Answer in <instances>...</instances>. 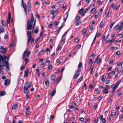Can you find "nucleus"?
Masks as SVG:
<instances>
[{
    "label": "nucleus",
    "mask_w": 123,
    "mask_h": 123,
    "mask_svg": "<svg viewBox=\"0 0 123 123\" xmlns=\"http://www.w3.org/2000/svg\"><path fill=\"white\" fill-rule=\"evenodd\" d=\"M9 56L7 57L5 55H0V74H4V72L2 70L3 67H5L7 71L10 70L9 65L8 61Z\"/></svg>",
    "instance_id": "1"
},
{
    "label": "nucleus",
    "mask_w": 123,
    "mask_h": 123,
    "mask_svg": "<svg viewBox=\"0 0 123 123\" xmlns=\"http://www.w3.org/2000/svg\"><path fill=\"white\" fill-rule=\"evenodd\" d=\"M32 27V25L29 19H28L26 29L27 30H31Z\"/></svg>",
    "instance_id": "2"
},
{
    "label": "nucleus",
    "mask_w": 123,
    "mask_h": 123,
    "mask_svg": "<svg viewBox=\"0 0 123 123\" xmlns=\"http://www.w3.org/2000/svg\"><path fill=\"white\" fill-rule=\"evenodd\" d=\"M34 39L32 37H31L30 39L29 38H28L27 41L28 45L29 46V45L30 41L31 42V44H32L34 41Z\"/></svg>",
    "instance_id": "3"
},
{
    "label": "nucleus",
    "mask_w": 123,
    "mask_h": 123,
    "mask_svg": "<svg viewBox=\"0 0 123 123\" xmlns=\"http://www.w3.org/2000/svg\"><path fill=\"white\" fill-rule=\"evenodd\" d=\"M27 8L28 9V12H30L31 10V7L30 2V1H28V2Z\"/></svg>",
    "instance_id": "4"
},
{
    "label": "nucleus",
    "mask_w": 123,
    "mask_h": 123,
    "mask_svg": "<svg viewBox=\"0 0 123 123\" xmlns=\"http://www.w3.org/2000/svg\"><path fill=\"white\" fill-rule=\"evenodd\" d=\"M32 83L31 82H25V86H26L27 88L30 87Z\"/></svg>",
    "instance_id": "5"
},
{
    "label": "nucleus",
    "mask_w": 123,
    "mask_h": 123,
    "mask_svg": "<svg viewBox=\"0 0 123 123\" xmlns=\"http://www.w3.org/2000/svg\"><path fill=\"white\" fill-rule=\"evenodd\" d=\"M27 36L28 38H30L32 37L31 33V31H28L27 32Z\"/></svg>",
    "instance_id": "6"
},
{
    "label": "nucleus",
    "mask_w": 123,
    "mask_h": 123,
    "mask_svg": "<svg viewBox=\"0 0 123 123\" xmlns=\"http://www.w3.org/2000/svg\"><path fill=\"white\" fill-rule=\"evenodd\" d=\"M108 87H105L104 89L103 90V93L105 94L107 93L108 92Z\"/></svg>",
    "instance_id": "7"
},
{
    "label": "nucleus",
    "mask_w": 123,
    "mask_h": 123,
    "mask_svg": "<svg viewBox=\"0 0 123 123\" xmlns=\"http://www.w3.org/2000/svg\"><path fill=\"white\" fill-rule=\"evenodd\" d=\"M4 85L5 86L9 85L10 83V80L8 79H7L5 80Z\"/></svg>",
    "instance_id": "8"
},
{
    "label": "nucleus",
    "mask_w": 123,
    "mask_h": 123,
    "mask_svg": "<svg viewBox=\"0 0 123 123\" xmlns=\"http://www.w3.org/2000/svg\"><path fill=\"white\" fill-rule=\"evenodd\" d=\"M23 89L24 93L26 94H28L29 92V91L28 90V88L25 86H24L23 87Z\"/></svg>",
    "instance_id": "9"
},
{
    "label": "nucleus",
    "mask_w": 123,
    "mask_h": 123,
    "mask_svg": "<svg viewBox=\"0 0 123 123\" xmlns=\"http://www.w3.org/2000/svg\"><path fill=\"white\" fill-rule=\"evenodd\" d=\"M31 19L30 21L31 23H33L34 22V18L33 17V14L32 13H31Z\"/></svg>",
    "instance_id": "10"
},
{
    "label": "nucleus",
    "mask_w": 123,
    "mask_h": 123,
    "mask_svg": "<svg viewBox=\"0 0 123 123\" xmlns=\"http://www.w3.org/2000/svg\"><path fill=\"white\" fill-rule=\"evenodd\" d=\"M56 90H53L52 92H49V95H51L52 96H53L54 95V94Z\"/></svg>",
    "instance_id": "11"
},
{
    "label": "nucleus",
    "mask_w": 123,
    "mask_h": 123,
    "mask_svg": "<svg viewBox=\"0 0 123 123\" xmlns=\"http://www.w3.org/2000/svg\"><path fill=\"white\" fill-rule=\"evenodd\" d=\"M56 90H53L52 92H49V95H51L52 96H53L54 95V94Z\"/></svg>",
    "instance_id": "12"
},
{
    "label": "nucleus",
    "mask_w": 123,
    "mask_h": 123,
    "mask_svg": "<svg viewBox=\"0 0 123 123\" xmlns=\"http://www.w3.org/2000/svg\"><path fill=\"white\" fill-rule=\"evenodd\" d=\"M56 90H53L52 92H49V95H51L52 96H53L54 95V94Z\"/></svg>",
    "instance_id": "13"
},
{
    "label": "nucleus",
    "mask_w": 123,
    "mask_h": 123,
    "mask_svg": "<svg viewBox=\"0 0 123 123\" xmlns=\"http://www.w3.org/2000/svg\"><path fill=\"white\" fill-rule=\"evenodd\" d=\"M23 7L24 8V12L26 15H27V10L26 6L25 5H22Z\"/></svg>",
    "instance_id": "14"
},
{
    "label": "nucleus",
    "mask_w": 123,
    "mask_h": 123,
    "mask_svg": "<svg viewBox=\"0 0 123 123\" xmlns=\"http://www.w3.org/2000/svg\"><path fill=\"white\" fill-rule=\"evenodd\" d=\"M6 48H5V49H2L1 50V52H2V53L3 54H5L6 53Z\"/></svg>",
    "instance_id": "15"
},
{
    "label": "nucleus",
    "mask_w": 123,
    "mask_h": 123,
    "mask_svg": "<svg viewBox=\"0 0 123 123\" xmlns=\"http://www.w3.org/2000/svg\"><path fill=\"white\" fill-rule=\"evenodd\" d=\"M4 31V29L3 27L1 26H0V33H1V32H3ZM1 39V38L0 37V39Z\"/></svg>",
    "instance_id": "16"
},
{
    "label": "nucleus",
    "mask_w": 123,
    "mask_h": 123,
    "mask_svg": "<svg viewBox=\"0 0 123 123\" xmlns=\"http://www.w3.org/2000/svg\"><path fill=\"white\" fill-rule=\"evenodd\" d=\"M50 78L54 82L55 81L56 77L54 75H52L51 76Z\"/></svg>",
    "instance_id": "17"
},
{
    "label": "nucleus",
    "mask_w": 123,
    "mask_h": 123,
    "mask_svg": "<svg viewBox=\"0 0 123 123\" xmlns=\"http://www.w3.org/2000/svg\"><path fill=\"white\" fill-rule=\"evenodd\" d=\"M45 84L46 86H49V80L48 79H46V81L45 82Z\"/></svg>",
    "instance_id": "18"
},
{
    "label": "nucleus",
    "mask_w": 123,
    "mask_h": 123,
    "mask_svg": "<svg viewBox=\"0 0 123 123\" xmlns=\"http://www.w3.org/2000/svg\"><path fill=\"white\" fill-rule=\"evenodd\" d=\"M79 73H76L75 75H74L73 78L74 79H76L79 75Z\"/></svg>",
    "instance_id": "19"
},
{
    "label": "nucleus",
    "mask_w": 123,
    "mask_h": 123,
    "mask_svg": "<svg viewBox=\"0 0 123 123\" xmlns=\"http://www.w3.org/2000/svg\"><path fill=\"white\" fill-rule=\"evenodd\" d=\"M28 75V71L27 70H25L24 72V77H26Z\"/></svg>",
    "instance_id": "20"
},
{
    "label": "nucleus",
    "mask_w": 123,
    "mask_h": 123,
    "mask_svg": "<svg viewBox=\"0 0 123 123\" xmlns=\"http://www.w3.org/2000/svg\"><path fill=\"white\" fill-rule=\"evenodd\" d=\"M18 106L17 104H15L13 105L12 106V108L13 109H15Z\"/></svg>",
    "instance_id": "21"
},
{
    "label": "nucleus",
    "mask_w": 123,
    "mask_h": 123,
    "mask_svg": "<svg viewBox=\"0 0 123 123\" xmlns=\"http://www.w3.org/2000/svg\"><path fill=\"white\" fill-rule=\"evenodd\" d=\"M6 94L3 91H0V96H3L4 95H5Z\"/></svg>",
    "instance_id": "22"
},
{
    "label": "nucleus",
    "mask_w": 123,
    "mask_h": 123,
    "mask_svg": "<svg viewBox=\"0 0 123 123\" xmlns=\"http://www.w3.org/2000/svg\"><path fill=\"white\" fill-rule=\"evenodd\" d=\"M104 23L103 22V21H102L100 23L99 25V27L101 28H102L103 26Z\"/></svg>",
    "instance_id": "23"
},
{
    "label": "nucleus",
    "mask_w": 123,
    "mask_h": 123,
    "mask_svg": "<svg viewBox=\"0 0 123 123\" xmlns=\"http://www.w3.org/2000/svg\"><path fill=\"white\" fill-rule=\"evenodd\" d=\"M109 10L108 11L107 10L105 12V15L108 16L109 14Z\"/></svg>",
    "instance_id": "24"
},
{
    "label": "nucleus",
    "mask_w": 123,
    "mask_h": 123,
    "mask_svg": "<svg viewBox=\"0 0 123 123\" xmlns=\"http://www.w3.org/2000/svg\"><path fill=\"white\" fill-rule=\"evenodd\" d=\"M106 76L103 75L102 76L101 78V80L102 81H105V79L106 78Z\"/></svg>",
    "instance_id": "25"
},
{
    "label": "nucleus",
    "mask_w": 123,
    "mask_h": 123,
    "mask_svg": "<svg viewBox=\"0 0 123 123\" xmlns=\"http://www.w3.org/2000/svg\"><path fill=\"white\" fill-rule=\"evenodd\" d=\"M13 43H14V42H13V43H12L10 45V50L11 49H12L13 47L14 46V44Z\"/></svg>",
    "instance_id": "26"
},
{
    "label": "nucleus",
    "mask_w": 123,
    "mask_h": 123,
    "mask_svg": "<svg viewBox=\"0 0 123 123\" xmlns=\"http://www.w3.org/2000/svg\"><path fill=\"white\" fill-rule=\"evenodd\" d=\"M115 30H118V29L120 30V28L119 26L117 25L115 27Z\"/></svg>",
    "instance_id": "27"
},
{
    "label": "nucleus",
    "mask_w": 123,
    "mask_h": 123,
    "mask_svg": "<svg viewBox=\"0 0 123 123\" xmlns=\"http://www.w3.org/2000/svg\"><path fill=\"white\" fill-rule=\"evenodd\" d=\"M121 81V80H119L116 83V84L115 85H116V87H117L119 85V84L120 83Z\"/></svg>",
    "instance_id": "28"
},
{
    "label": "nucleus",
    "mask_w": 123,
    "mask_h": 123,
    "mask_svg": "<svg viewBox=\"0 0 123 123\" xmlns=\"http://www.w3.org/2000/svg\"><path fill=\"white\" fill-rule=\"evenodd\" d=\"M81 21H79L76 23L75 24L76 25H78L81 24Z\"/></svg>",
    "instance_id": "29"
},
{
    "label": "nucleus",
    "mask_w": 123,
    "mask_h": 123,
    "mask_svg": "<svg viewBox=\"0 0 123 123\" xmlns=\"http://www.w3.org/2000/svg\"><path fill=\"white\" fill-rule=\"evenodd\" d=\"M96 10V9L95 8H93L91 9L90 12L92 13H93L95 12Z\"/></svg>",
    "instance_id": "30"
},
{
    "label": "nucleus",
    "mask_w": 123,
    "mask_h": 123,
    "mask_svg": "<svg viewBox=\"0 0 123 123\" xmlns=\"http://www.w3.org/2000/svg\"><path fill=\"white\" fill-rule=\"evenodd\" d=\"M83 8H82L80 9L79 11V12L80 13H82L83 11H84Z\"/></svg>",
    "instance_id": "31"
},
{
    "label": "nucleus",
    "mask_w": 123,
    "mask_h": 123,
    "mask_svg": "<svg viewBox=\"0 0 123 123\" xmlns=\"http://www.w3.org/2000/svg\"><path fill=\"white\" fill-rule=\"evenodd\" d=\"M86 31L87 30L86 28H84L82 31V33L85 34L86 32Z\"/></svg>",
    "instance_id": "32"
},
{
    "label": "nucleus",
    "mask_w": 123,
    "mask_h": 123,
    "mask_svg": "<svg viewBox=\"0 0 123 123\" xmlns=\"http://www.w3.org/2000/svg\"><path fill=\"white\" fill-rule=\"evenodd\" d=\"M35 16L39 19L40 18V15L36 13V14Z\"/></svg>",
    "instance_id": "33"
},
{
    "label": "nucleus",
    "mask_w": 123,
    "mask_h": 123,
    "mask_svg": "<svg viewBox=\"0 0 123 123\" xmlns=\"http://www.w3.org/2000/svg\"><path fill=\"white\" fill-rule=\"evenodd\" d=\"M117 87H116L115 85H114L113 84L112 85L111 87V88L112 89H114L115 88V89H116Z\"/></svg>",
    "instance_id": "34"
},
{
    "label": "nucleus",
    "mask_w": 123,
    "mask_h": 123,
    "mask_svg": "<svg viewBox=\"0 0 123 123\" xmlns=\"http://www.w3.org/2000/svg\"><path fill=\"white\" fill-rule=\"evenodd\" d=\"M54 117V115H51L50 116L49 118V120H50L51 119H53Z\"/></svg>",
    "instance_id": "35"
},
{
    "label": "nucleus",
    "mask_w": 123,
    "mask_h": 123,
    "mask_svg": "<svg viewBox=\"0 0 123 123\" xmlns=\"http://www.w3.org/2000/svg\"><path fill=\"white\" fill-rule=\"evenodd\" d=\"M52 68V66L51 64L49 65L48 66V69L49 70H50Z\"/></svg>",
    "instance_id": "36"
},
{
    "label": "nucleus",
    "mask_w": 123,
    "mask_h": 123,
    "mask_svg": "<svg viewBox=\"0 0 123 123\" xmlns=\"http://www.w3.org/2000/svg\"><path fill=\"white\" fill-rule=\"evenodd\" d=\"M40 38V37H39L37 38L35 40V43H37V42L39 40Z\"/></svg>",
    "instance_id": "37"
},
{
    "label": "nucleus",
    "mask_w": 123,
    "mask_h": 123,
    "mask_svg": "<svg viewBox=\"0 0 123 123\" xmlns=\"http://www.w3.org/2000/svg\"><path fill=\"white\" fill-rule=\"evenodd\" d=\"M123 22L121 23L120 26V30H122V28H123Z\"/></svg>",
    "instance_id": "38"
},
{
    "label": "nucleus",
    "mask_w": 123,
    "mask_h": 123,
    "mask_svg": "<svg viewBox=\"0 0 123 123\" xmlns=\"http://www.w3.org/2000/svg\"><path fill=\"white\" fill-rule=\"evenodd\" d=\"M100 120L101 121L103 122L104 123H105L106 121V120L105 118H104Z\"/></svg>",
    "instance_id": "39"
},
{
    "label": "nucleus",
    "mask_w": 123,
    "mask_h": 123,
    "mask_svg": "<svg viewBox=\"0 0 123 123\" xmlns=\"http://www.w3.org/2000/svg\"><path fill=\"white\" fill-rule=\"evenodd\" d=\"M65 38L62 39L61 41V43H63L65 42Z\"/></svg>",
    "instance_id": "40"
},
{
    "label": "nucleus",
    "mask_w": 123,
    "mask_h": 123,
    "mask_svg": "<svg viewBox=\"0 0 123 123\" xmlns=\"http://www.w3.org/2000/svg\"><path fill=\"white\" fill-rule=\"evenodd\" d=\"M90 8V6L88 7L87 8H86L85 10V13H86L89 10Z\"/></svg>",
    "instance_id": "41"
},
{
    "label": "nucleus",
    "mask_w": 123,
    "mask_h": 123,
    "mask_svg": "<svg viewBox=\"0 0 123 123\" xmlns=\"http://www.w3.org/2000/svg\"><path fill=\"white\" fill-rule=\"evenodd\" d=\"M120 6V5H119L117 4L116 5V7L115 9L116 10H117L119 7Z\"/></svg>",
    "instance_id": "42"
},
{
    "label": "nucleus",
    "mask_w": 123,
    "mask_h": 123,
    "mask_svg": "<svg viewBox=\"0 0 123 123\" xmlns=\"http://www.w3.org/2000/svg\"><path fill=\"white\" fill-rule=\"evenodd\" d=\"M97 36V33L96 34L95 36V37H94V39H93V42H92V44L94 42V41L96 39V37Z\"/></svg>",
    "instance_id": "43"
},
{
    "label": "nucleus",
    "mask_w": 123,
    "mask_h": 123,
    "mask_svg": "<svg viewBox=\"0 0 123 123\" xmlns=\"http://www.w3.org/2000/svg\"><path fill=\"white\" fill-rule=\"evenodd\" d=\"M82 63L81 62L80 63L78 66V68H80L82 66Z\"/></svg>",
    "instance_id": "44"
},
{
    "label": "nucleus",
    "mask_w": 123,
    "mask_h": 123,
    "mask_svg": "<svg viewBox=\"0 0 123 123\" xmlns=\"http://www.w3.org/2000/svg\"><path fill=\"white\" fill-rule=\"evenodd\" d=\"M83 78V76H81V77L79 79V80L77 81V82L78 83H79L80 82L81 80H82Z\"/></svg>",
    "instance_id": "45"
},
{
    "label": "nucleus",
    "mask_w": 123,
    "mask_h": 123,
    "mask_svg": "<svg viewBox=\"0 0 123 123\" xmlns=\"http://www.w3.org/2000/svg\"><path fill=\"white\" fill-rule=\"evenodd\" d=\"M63 24H62V25H61V26L59 28L58 30L59 31H60L61 29L63 27Z\"/></svg>",
    "instance_id": "46"
},
{
    "label": "nucleus",
    "mask_w": 123,
    "mask_h": 123,
    "mask_svg": "<svg viewBox=\"0 0 123 123\" xmlns=\"http://www.w3.org/2000/svg\"><path fill=\"white\" fill-rule=\"evenodd\" d=\"M68 12L67 13V16H66V18L64 19V22H65L66 21V20H67V19L68 17Z\"/></svg>",
    "instance_id": "47"
},
{
    "label": "nucleus",
    "mask_w": 123,
    "mask_h": 123,
    "mask_svg": "<svg viewBox=\"0 0 123 123\" xmlns=\"http://www.w3.org/2000/svg\"><path fill=\"white\" fill-rule=\"evenodd\" d=\"M68 12L67 13V16H66V18L64 19V22H65L66 21V20H67V19L68 17Z\"/></svg>",
    "instance_id": "48"
},
{
    "label": "nucleus",
    "mask_w": 123,
    "mask_h": 123,
    "mask_svg": "<svg viewBox=\"0 0 123 123\" xmlns=\"http://www.w3.org/2000/svg\"><path fill=\"white\" fill-rule=\"evenodd\" d=\"M68 12L67 13V16H66V18L64 19V22H65L66 21V20H67V19L68 17Z\"/></svg>",
    "instance_id": "49"
},
{
    "label": "nucleus",
    "mask_w": 123,
    "mask_h": 123,
    "mask_svg": "<svg viewBox=\"0 0 123 123\" xmlns=\"http://www.w3.org/2000/svg\"><path fill=\"white\" fill-rule=\"evenodd\" d=\"M68 12L67 13V16H66V18L64 19V22H65L66 21V20H67V19L68 17Z\"/></svg>",
    "instance_id": "50"
},
{
    "label": "nucleus",
    "mask_w": 123,
    "mask_h": 123,
    "mask_svg": "<svg viewBox=\"0 0 123 123\" xmlns=\"http://www.w3.org/2000/svg\"><path fill=\"white\" fill-rule=\"evenodd\" d=\"M68 31H66L65 33L62 36V38H63L67 34Z\"/></svg>",
    "instance_id": "51"
},
{
    "label": "nucleus",
    "mask_w": 123,
    "mask_h": 123,
    "mask_svg": "<svg viewBox=\"0 0 123 123\" xmlns=\"http://www.w3.org/2000/svg\"><path fill=\"white\" fill-rule=\"evenodd\" d=\"M39 30L38 29H36L34 31V33H35L37 34V33L38 32Z\"/></svg>",
    "instance_id": "52"
},
{
    "label": "nucleus",
    "mask_w": 123,
    "mask_h": 123,
    "mask_svg": "<svg viewBox=\"0 0 123 123\" xmlns=\"http://www.w3.org/2000/svg\"><path fill=\"white\" fill-rule=\"evenodd\" d=\"M62 78V77L61 76H59L58 78L57 79V82H58Z\"/></svg>",
    "instance_id": "53"
},
{
    "label": "nucleus",
    "mask_w": 123,
    "mask_h": 123,
    "mask_svg": "<svg viewBox=\"0 0 123 123\" xmlns=\"http://www.w3.org/2000/svg\"><path fill=\"white\" fill-rule=\"evenodd\" d=\"M29 96L30 94H27L26 95L25 97L27 99H28L29 98Z\"/></svg>",
    "instance_id": "54"
},
{
    "label": "nucleus",
    "mask_w": 123,
    "mask_h": 123,
    "mask_svg": "<svg viewBox=\"0 0 123 123\" xmlns=\"http://www.w3.org/2000/svg\"><path fill=\"white\" fill-rule=\"evenodd\" d=\"M1 23L2 25L4 26H5V25L4 24V23H5V22L3 20H1Z\"/></svg>",
    "instance_id": "55"
},
{
    "label": "nucleus",
    "mask_w": 123,
    "mask_h": 123,
    "mask_svg": "<svg viewBox=\"0 0 123 123\" xmlns=\"http://www.w3.org/2000/svg\"><path fill=\"white\" fill-rule=\"evenodd\" d=\"M27 58H25V55H22V59H23L25 61V59H26Z\"/></svg>",
    "instance_id": "56"
},
{
    "label": "nucleus",
    "mask_w": 123,
    "mask_h": 123,
    "mask_svg": "<svg viewBox=\"0 0 123 123\" xmlns=\"http://www.w3.org/2000/svg\"><path fill=\"white\" fill-rule=\"evenodd\" d=\"M31 53V51H28L27 53L26 54V56H28V57H29V55H30Z\"/></svg>",
    "instance_id": "57"
},
{
    "label": "nucleus",
    "mask_w": 123,
    "mask_h": 123,
    "mask_svg": "<svg viewBox=\"0 0 123 123\" xmlns=\"http://www.w3.org/2000/svg\"><path fill=\"white\" fill-rule=\"evenodd\" d=\"M120 52L118 50L116 52V54L117 55H118L120 53Z\"/></svg>",
    "instance_id": "58"
},
{
    "label": "nucleus",
    "mask_w": 123,
    "mask_h": 123,
    "mask_svg": "<svg viewBox=\"0 0 123 123\" xmlns=\"http://www.w3.org/2000/svg\"><path fill=\"white\" fill-rule=\"evenodd\" d=\"M11 17V14L10 12V11L9 13L8 14V18H9L10 19Z\"/></svg>",
    "instance_id": "59"
},
{
    "label": "nucleus",
    "mask_w": 123,
    "mask_h": 123,
    "mask_svg": "<svg viewBox=\"0 0 123 123\" xmlns=\"http://www.w3.org/2000/svg\"><path fill=\"white\" fill-rule=\"evenodd\" d=\"M115 6L114 3L112 4V5L111 6L110 8L112 9H114V7Z\"/></svg>",
    "instance_id": "60"
},
{
    "label": "nucleus",
    "mask_w": 123,
    "mask_h": 123,
    "mask_svg": "<svg viewBox=\"0 0 123 123\" xmlns=\"http://www.w3.org/2000/svg\"><path fill=\"white\" fill-rule=\"evenodd\" d=\"M93 87V85L92 84H90L89 86V88H90L92 89Z\"/></svg>",
    "instance_id": "61"
},
{
    "label": "nucleus",
    "mask_w": 123,
    "mask_h": 123,
    "mask_svg": "<svg viewBox=\"0 0 123 123\" xmlns=\"http://www.w3.org/2000/svg\"><path fill=\"white\" fill-rule=\"evenodd\" d=\"M115 23V22H113L112 24L110 26V29H111L112 28V27L113 26V25Z\"/></svg>",
    "instance_id": "62"
},
{
    "label": "nucleus",
    "mask_w": 123,
    "mask_h": 123,
    "mask_svg": "<svg viewBox=\"0 0 123 123\" xmlns=\"http://www.w3.org/2000/svg\"><path fill=\"white\" fill-rule=\"evenodd\" d=\"M43 31H41V32L40 33V35L39 37H42V36L43 35Z\"/></svg>",
    "instance_id": "63"
},
{
    "label": "nucleus",
    "mask_w": 123,
    "mask_h": 123,
    "mask_svg": "<svg viewBox=\"0 0 123 123\" xmlns=\"http://www.w3.org/2000/svg\"><path fill=\"white\" fill-rule=\"evenodd\" d=\"M29 59H28V58H27L26 59H25V64H26L27 63V62H29Z\"/></svg>",
    "instance_id": "64"
}]
</instances>
